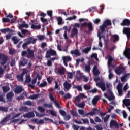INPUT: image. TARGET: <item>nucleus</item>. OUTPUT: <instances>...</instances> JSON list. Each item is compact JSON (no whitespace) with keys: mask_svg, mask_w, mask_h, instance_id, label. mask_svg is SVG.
Listing matches in <instances>:
<instances>
[{"mask_svg":"<svg viewBox=\"0 0 130 130\" xmlns=\"http://www.w3.org/2000/svg\"><path fill=\"white\" fill-rule=\"evenodd\" d=\"M9 60L8 58V56L6 55L0 53V75H3L4 74V71H6L7 68H8V66L9 63L6 65V63L8 62V60Z\"/></svg>","mask_w":130,"mask_h":130,"instance_id":"1","label":"nucleus"},{"mask_svg":"<svg viewBox=\"0 0 130 130\" xmlns=\"http://www.w3.org/2000/svg\"><path fill=\"white\" fill-rule=\"evenodd\" d=\"M96 85L97 87L100 88L103 91H106L107 89V92H108V93H109V88L110 87L109 82H106L105 84V82H103V81H101L100 82H97L96 83Z\"/></svg>","mask_w":130,"mask_h":130,"instance_id":"2","label":"nucleus"},{"mask_svg":"<svg viewBox=\"0 0 130 130\" xmlns=\"http://www.w3.org/2000/svg\"><path fill=\"white\" fill-rule=\"evenodd\" d=\"M36 39H33L32 37H30L29 38L26 39L25 40L26 42L22 44V48H23V49H25V48H26V47H27L28 45L31 44H35V43H36Z\"/></svg>","mask_w":130,"mask_h":130,"instance_id":"3","label":"nucleus"},{"mask_svg":"<svg viewBox=\"0 0 130 130\" xmlns=\"http://www.w3.org/2000/svg\"><path fill=\"white\" fill-rule=\"evenodd\" d=\"M106 26L105 25L102 24V25L100 26V34L98 35V36L99 38V39H101V38H103V39H105V35H104V33H105L106 30L105 29H106Z\"/></svg>","mask_w":130,"mask_h":130,"instance_id":"4","label":"nucleus"},{"mask_svg":"<svg viewBox=\"0 0 130 130\" xmlns=\"http://www.w3.org/2000/svg\"><path fill=\"white\" fill-rule=\"evenodd\" d=\"M82 26H83L84 27H87L88 28V30L85 31V33H87V34H90V32H92L94 29V28L93 27V24L91 22H84L82 24Z\"/></svg>","mask_w":130,"mask_h":130,"instance_id":"5","label":"nucleus"},{"mask_svg":"<svg viewBox=\"0 0 130 130\" xmlns=\"http://www.w3.org/2000/svg\"><path fill=\"white\" fill-rule=\"evenodd\" d=\"M56 51L50 48L49 50L47 51L46 57L47 58H50V56H56Z\"/></svg>","mask_w":130,"mask_h":130,"instance_id":"6","label":"nucleus"},{"mask_svg":"<svg viewBox=\"0 0 130 130\" xmlns=\"http://www.w3.org/2000/svg\"><path fill=\"white\" fill-rule=\"evenodd\" d=\"M27 54L26 55L27 58H30L33 59L34 57H35V56L34 55V52H35V51L34 50H31L30 48H28L27 49Z\"/></svg>","mask_w":130,"mask_h":130,"instance_id":"7","label":"nucleus"},{"mask_svg":"<svg viewBox=\"0 0 130 130\" xmlns=\"http://www.w3.org/2000/svg\"><path fill=\"white\" fill-rule=\"evenodd\" d=\"M30 22L31 23H30L29 24L30 25H31L30 28L31 29H34L35 30H39L41 29V25H37V23H35L34 20H31Z\"/></svg>","mask_w":130,"mask_h":130,"instance_id":"8","label":"nucleus"},{"mask_svg":"<svg viewBox=\"0 0 130 130\" xmlns=\"http://www.w3.org/2000/svg\"><path fill=\"white\" fill-rule=\"evenodd\" d=\"M97 111H99V110L97 109V108H94L92 109V111L83 115V117H86V116H88V115L94 116V115H95L96 112H97Z\"/></svg>","mask_w":130,"mask_h":130,"instance_id":"9","label":"nucleus"},{"mask_svg":"<svg viewBox=\"0 0 130 130\" xmlns=\"http://www.w3.org/2000/svg\"><path fill=\"white\" fill-rule=\"evenodd\" d=\"M49 97L51 100V101H52L54 102L55 105L58 107V108H60V105L59 104L58 102L56 101H54V97H53V95H52V93L51 92L49 93Z\"/></svg>","mask_w":130,"mask_h":130,"instance_id":"10","label":"nucleus"},{"mask_svg":"<svg viewBox=\"0 0 130 130\" xmlns=\"http://www.w3.org/2000/svg\"><path fill=\"white\" fill-rule=\"evenodd\" d=\"M70 53L73 56L75 55L76 57L77 56H81V52H80V50L78 49H76L73 50H71L70 51Z\"/></svg>","mask_w":130,"mask_h":130,"instance_id":"11","label":"nucleus"},{"mask_svg":"<svg viewBox=\"0 0 130 130\" xmlns=\"http://www.w3.org/2000/svg\"><path fill=\"white\" fill-rule=\"evenodd\" d=\"M63 86H64V91L65 92H68V91L70 90V89L72 88V84L69 83L68 82V81H65L64 83H63Z\"/></svg>","mask_w":130,"mask_h":130,"instance_id":"12","label":"nucleus"},{"mask_svg":"<svg viewBox=\"0 0 130 130\" xmlns=\"http://www.w3.org/2000/svg\"><path fill=\"white\" fill-rule=\"evenodd\" d=\"M123 34L126 35L128 40L130 39V28L129 27H124L123 29Z\"/></svg>","mask_w":130,"mask_h":130,"instance_id":"13","label":"nucleus"},{"mask_svg":"<svg viewBox=\"0 0 130 130\" xmlns=\"http://www.w3.org/2000/svg\"><path fill=\"white\" fill-rule=\"evenodd\" d=\"M112 126H115L116 128H119V124L117 123L116 121L114 120H111L110 122V127H112Z\"/></svg>","mask_w":130,"mask_h":130,"instance_id":"14","label":"nucleus"},{"mask_svg":"<svg viewBox=\"0 0 130 130\" xmlns=\"http://www.w3.org/2000/svg\"><path fill=\"white\" fill-rule=\"evenodd\" d=\"M21 59H22V60L20 61L19 62L20 67H24V66H26V64L28 63V61H29L28 59L24 57H22Z\"/></svg>","mask_w":130,"mask_h":130,"instance_id":"15","label":"nucleus"},{"mask_svg":"<svg viewBox=\"0 0 130 130\" xmlns=\"http://www.w3.org/2000/svg\"><path fill=\"white\" fill-rule=\"evenodd\" d=\"M78 72L79 73L80 77L77 76V79L80 80H82V79H84V81L85 82H88V81H89V78L85 76L84 75L81 74V73H80V71H78Z\"/></svg>","mask_w":130,"mask_h":130,"instance_id":"16","label":"nucleus"},{"mask_svg":"<svg viewBox=\"0 0 130 130\" xmlns=\"http://www.w3.org/2000/svg\"><path fill=\"white\" fill-rule=\"evenodd\" d=\"M121 26H130V20L128 19H125L122 22L120 23Z\"/></svg>","mask_w":130,"mask_h":130,"instance_id":"17","label":"nucleus"},{"mask_svg":"<svg viewBox=\"0 0 130 130\" xmlns=\"http://www.w3.org/2000/svg\"><path fill=\"white\" fill-rule=\"evenodd\" d=\"M111 40L113 41V42L119 41V36L118 35H113L111 37Z\"/></svg>","mask_w":130,"mask_h":130,"instance_id":"18","label":"nucleus"},{"mask_svg":"<svg viewBox=\"0 0 130 130\" xmlns=\"http://www.w3.org/2000/svg\"><path fill=\"white\" fill-rule=\"evenodd\" d=\"M31 121L34 123H36V124H42L44 123V121L42 119L38 120L37 119H31Z\"/></svg>","mask_w":130,"mask_h":130,"instance_id":"19","label":"nucleus"},{"mask_svg":"<svg viewBox=\"0 0 130 130\" xmlns=\"http://www.w3.org/2000/svg\"><path fill=\"white\" fill-rule=\"evenodd\" d=\"M93 74L96 77H98L100 74V72L97 69V66L96 65H95L93 68Z\"/></svg>","mask_w":130,"mask_h":130,"instance_id":"20","label":"nucleus"},{"mask_svg":"<svg viewBox=\"0 0 130 130\" xmlns=\"http://www.w3.org/2000/svg\"><path fill=\"white\" fill-rule=\"evenodd\" d=\"M21 92H23V87L22 86H17L14 89V92L15 94H20Z\"/></svg>","mask_w":130,"mask_h":130,"instance_id":"21","label":"nucleus"},{"mask_svg":"<svg viewBox=\"0 0 130 130\" xmlns=\"http://www.w3.org/2000/svg\"><path fill=\"white\" fill-rule=\"evenodd\" d=\"M11 117V115L9 114L7 115L1 122V124H3V123H5V122H8L9 121L10 118Z\"/></svg>","mask_w":130,"mask_h":130,"instance_id":"22","label":"nucleus"},{"mask_svg":"<svg viewBox=\"0 0 130 130\" xmlns=\"http://www.w3.org/2000/svg\"><path fill=\"white\" fill-rule=\"evenodd\" d=\"M77 35H78V28H77V27H74L73 29H72V32L70 35V37H71V38H73L74 36Z\"/></svg>","mask_w":130,"mask_h":130,"instance_id":"23","label":"nucleus"},{"mask_svg":"<svg viewBox=\"0 0 130 130\" xmlns=\"http://www.w3.org/2000/svg\"><path fill=\"white\" fill-rule=\"evenodd\" d=\"M14 97V93L13 92H8L6 94V98L7 100H9V101H12V98Z\"/></svg>","mask_w":130,"mask_h":130,"instance_id":"24","label":"nucleus"},{"mask_svg":"<svg viewBox=\"0 0 130 130\" xmlns=\"http://www.w3.org/2000/svg\"><path fill=\"white\" fill-rule=\"evenodd\" d=\"M35 114L34 112H28L25 114L23 115V117H27V118H31V117H34Z\"/></svg>","mask_w":130,"mask_h":130,"instance_id":"25","label":"nucleus"},{"mask_svg":"<svg viewBox=\"0 0 130 130\" xmlns=\"http://www.w3.org/2000/svg\"><path fill=\"white\" fill-rule=\"evenodd\" d=\"M99 99H100L99 95L94 96L92 100L93 105H96V104H97V102L99 101Z\"/></svg>","mask_w":130,"mask_h":130,"instance_id":"26","label":"nucleus"},{"mask_svg":"<svg viewBox=\"0 0 130 130\" xmlns=\"http://www.w3.org/2000/svg\"><path fill=\"white\" fill-rule=\"evenodd\" d=\"M103 25H104L105 26H106L107 28L108 26H111V21H110L109 19H106L103 22Z\"/></svg>","mask_w":130,"mask_h":130,"instance_id":"27","label":"nucleus"},{"mask_svg":"<svg viewBox=\"0 0 130 130\" xmlns=\"http://www.w3.org/2000/svg\"><path fill=\"white\" fill-rule=\"evenodd\" d=\"M16 78L19 82H21L22 83L24 82V76L22 74L16 75Z\"/></svg>","mask_w":130,"mask_h":130,"instance_id":"28","label":"nucleus"},{"mask_svg":"<svg viewBox=\"0 0 130 130\" xmlns=\"http://www.w3.org/2000/svg\"><path fill=\"white\" fill-rule=\"evenodd\" d=\"M20 39L16 36H13L12 38V41H13L14 44H17L20 41Z\"/></svg>","mask_w":130,"mask_h":130,"instance_id":"29","label":"nucleus"},{"mask_svg":"<svg viewBox=\"0 0 130 130\" xmlns=\"http://www.w3.org/2000/svg\"><path fill=\"white\" fill-rule=\"evenodd\" d=\"M19 111L21 112H28V111H29V108L26 106L21 107L19 108Z\"/></svg>","mask_w":130,"mask_h":130,"instance_id":"30","label":"nucleus"},{"mask_svg":"<svg viewBox=\"0 0 130 130\" xmlns=\"http://www.w3.org/2000/svg\"><path fill=\"white\" fill-rule=\"evenodd\" d=\"M44 120H45V121H47V120H48L49 121H50L52 123H54V124H55L56 125H59L58 121H53V120H52L51 119H49L48 118H45L44 119Z\"/></svg>","mask_w":130,"mask_h":130,"instance_id":"31","label":"nucleus"},{"mask_svg":"<svg viewBox=\"0 0 130 130\" xmlns=\"http://www.w3.org/2000/svg\"><path fill=\"white\" fill-rule=\"evenodd\" d=\"M123 103L126 107L130 106V99H125L123 100Z\"/></svg>","mask_w":130,"mask_h":130,"instance_id":"32","label":"nucleus"},{"mask_svg":"<svg viewBox=\"0 0 130 130\" xmlns=\"http://www.w3.org/2000/svg\"><path fill=\"white\" fill-rule=\"evenodd\" d=\"M124 55L128 59H130V49H127L126 51L124 52Z\"/></svg>","mask_w":130,"mask_h":130,"instance_id":"33","label":"nucleus"},{"mask_svg":"<svg viewBox=\"0 0 130 130\" xmlns=\"http://www.w3.org/2000/svg\"><path fill=\"white\" fill-rule=\"evenodd\" d=\"M104 96L106 97V98H107L109 101H111V100H114L115 97L114 95H111L110 96H108V94L107 93H105Z\"/></svg>","mask_w":130,"mask_h":130,"instance_id":"34","label":"nucleus"},{"mask_svg":"<svg viewBox=\"0 0 130 130\" xmlns=\"http://www.w3.org/2000/svg\"><path fill=\"white\" fill-rule=\"evenodd\" d=\"M9 110V108L8 107H3L0 106V111H2V112H8Z\"/></svg>","mask_w":130,"mask_h":130,"instance_id":"35","label":"nucleus"},{"mask_svg":"<svg viewBox=\"0 0 130 130\" xmlns=\"http://www.w3.org/2000/svg\"><path fill=\"white\" fill-rule=\"evenodd\" d=\"M115 72L118 76H120L122 74V70L119 69L118 68H115Z\"/></svg>","mask_w":130,"mask_h":130,"instance_id":"36","label":"nucleus"},{"mask_svg":"<svg viewBox=\"0 0 130 130\" xmlns=\"http://www.w3.org/2000/svg\"><path fill=\"white\" fill-rule=\"evenodd\" d=\"M113 61V58L111 55H109L108 59V66H111V62Z\"/></svg>","mask_w":130,"mask_h":130,"instance_id":"37","label":"nucleus"},{"mask_svg":"<svg viewBox=\"0 0 130 130\" xmlns=\"http://www.w3.org/2000/svg\"><path fill=\"white\" fill-rule=\"evenodd\" d=\"M85 72H87V73H90V71H91V66L90 65V63L88 65H86L85 67Z\"/></svg>","mask_w":130,"mask_h":130,"instance_id":"38","label":"nucleus"},{"mask_svg":"<svg viewBox=\"0 0 130 130\" xmlns=\"http://www.w3.org/2000/svg\"><path fill=\"white\" fill-rule=\"evenodd\" d=\"M3 91L7 93V92H9L10 91V87L9 86H3L2 87Z\"/></svg>","mask_w":130,"mask_h":130,"instance_id":"39","label":"nucleus"},{"mask_svg":"<svg viewBox=\"0 0 130 130\" xmlns=\"http://www.w3.org/2000/svg\"><path fill=\"white\" fill-rule=\"evenodd\" d=\"M58 73L60 75H64V68H60L57 69Z\"/></svg>","mask_w":130,"mask_h":130,"instance_id":"40","label":"nucleus"},{"mask_svg":"<svg viewBox=\"0 0 130 130\" xmlns=\"http://www.w3.org/2000/svg\"><path fill=\"white\" fill-rule=\"evenodd\" d=\"M46 86H47V82L46 81H44L43 83L39 85V87L40 88H43L44 87H46Z\"/></svg>","mask_w":130,"mask_h":130,"instance_id":"41","label":"nucleus"},{"mask_svg":"<svg viewBox=\"0 0 130 130\" xmlns=\"http://www.w3.org/2000/svg\"><path fill=\"white\" fill-rule=\"evenodd\" d=\"M2 22L3 23H11L12 22L11 20L9 18H2Z\"/></svg>","mask_w":130,"mask_h":130,"instance_id":"42","label":"nucleus"},{"mask_svg":"<svg viewBox=\"0 0 130 130\" xmlns=\"http://www.w3.org/2000/svg\"><path fill=\"white\" fill-rule=\"evenodd\" d=\"M30 82H31V77H30V76L29 75H27L26 76L25 82L29 84V83H30Z\"/></svg>","mask_w":130,"mask_h":130,"instance_id":"43","label":"nucleus"},{"mask_svg":"<svg viewBox=\"0 0 130 130\" xmlns=\"http://www.w3.org/2000/svg\"><path fill=\"white\" fill-rule=\"evenodd\" d=\"M0 31L1 32V33L6 34L7 32H10V28L1 29H0Z\"/></svg>","mask_w":130,"mask_h":130,"instance_id":"44","label":"nucleus"},{"mask_svg":"<svg viewBox=\"0 0 130 130\" xmlns=\"http://www.w3.org/2000/svg\"><path fill=\"white\" fill-rule=\"evenodd\" d=\"M7 18H10V19H12L11 22L14 23L16 19H14L13 16L12 14H8L7 16Z\"/></svg>","mask_w":130,"mask_h":130,"instance_id":"45","label":"nucleus"},{"mask_svg":"<svg viewBox=\"0 0 130 130\" xmlns=\"http://www.w3.org/2000/svg\"><path fill=\"white\" fill-rule=\"evenodd\" d=\"M70 119H71V116L69 114L67 115L66 114L64 116V120H65V121H68Z\"/></svg>","mask_w":130,"mask_h":130,"instance_id":"46","label":"nucleus"},{"mask_svg":"<svg viewBox=\"0 0 130 130\" xmlns=\"http://www.w3.org/2000/svg\"><path fill=\"white\" fill-rule=\"evenodd\" d=\"M24 105H28V106H32V102L30 101H27L24 102H23Z\"/></svg>","mask_w":130,"mask_h":130,"instance_id":"47","label":"nucleus"},{"mask_svg":"<svg viewBox=\"0 0 130 130\" xmlns=\"http://www.w3.org/2000/svg\"><path fill=\"white\" fill-rule=\"evenodd\" d=\"M63 60H65L66 61H72V58L70 56H66L64 57L63 58Z\"/></svg>","mask_w":130,"mask_h":130,"instance_id":"48","label":"nucleus"},{"mask_svg":"<svg viewBox=\"0 0 130 130\" xmlns=\"http://www.w3.org/2000/svg\"><path fill=\"white\" fill-rule=\"evenodd\" d=\"M90 50H91V47H87L85 49L83 50V52H84V53L87 54Z\"/></svg>","mask_w":130,"mask_h":130,"instance_id":"49","label":"nucleus"},{"mask_svg":"<svg viewBox=\"0 0 130 130\" xmlns=\"http://www.w3.org/2000/svg\"><path fill=\"white\" fill-rule=\"evenodd\" d=\"M63 97L65 99H70V98H72V95L69 93H67L64 95Z\"/></svg>","mask_w":130,"mask_h":130,"instance_id":"50","label":"nucleus"},{"mask_svg":"<svg viewBox=\"0 0 130 130\" xmlns=\"http://www.w3.org/2000/svg\"><path fill=\"white\" fill-rule=\"evenodd\" d=\"M70 112L73 116H78V114L76 111H75L74 110H70Z\"/></svg>","mask_w":130,"mask_h":130,"instance_id":"51","label":"nucleus"},{"mask_svg":"<svg viewBox=\"0 0 130 130\" xmlns=\"http://www.w3.org/2000/svg\"><path fill=\"white\" fill-rule=\"evenodd\" d=\"M38 110L40 111V112H41L42 113H43V112L45 111V109H44V108H42V107L41 106L38 107Z\"/></svg>","mask_w":130,"mask_h":130,"instance_id":"52","label":"nucleus"},{"mask_svg":"<svg viewBox=\"0 0 130 130\" xmlns=\"http://www.w3.org/2000/svg\"><path fill=\"white\" fill-rule=\"evenodd\" d=\"M59 113H60L61 115H62V116H63V117L67 115V112H66L64 110H60Z\"/></svg>","mask_w":130,"mask_h":130,"instance_id":"53","label":"nucleus"},{"mask_svg":"<svg viewBox=\"0 0 130 130\" xmlns=\"http://www.w3.org/2000/svg\"><path fill=\"white\" fill-rule=\"evenodd\" d=\"M37 98H38V94H34L29 97V99H32L33 100H34V99H36Z\"/></svg>","mask_w":130,"mask_h":130,"instance_id":"54","label":"nucleus"},{"mask_svg":"<svg viewBox=\"0 0 130 130\" xmlns=\"http://www.w3.org/2000/svg\"><path fill=\"white\" fill-rule=\"evenodd\" d=\"M57 20L58 25H61V24H62V18H61V17H57Z\"/></svg>","mask_w":130,"mask_h":130,"instance_id":"55","label":"nucleus"},{"mask_svg":"<svg viewBox=\"0 0 130 130\" xmlns=\"http://www.w3.org/2000/svg\"><path fill=\"white\" fill-rule=\"evenodd\" d=\"M44 107H46V108H51L52 107V105L50 104H44Z\"/></svg>","mask_w":130,"mask_h":130,"instance_id":"56","label":"nucleus"},{"mask_svg":"<svg viewBox=\"0 0 130 130\" xmlns=\"http://www.w3.org/2000/svg\"><path fill=\"white\" fill-rule=\"evenodd\" d=\"M49 112L51 115H52V116H57L56 113H55V111L52 110H50Z\"/></svg>","mask_w":130,"mask_h":130,"instance_id":"57","label":"nucleus"},{"mask_svg":"<svg viewBox=\"0 0 130 130\" xmlns=\"http://www.w3.org/2000/svg\"><path fill=\"white\" fill-rule=\"evenodd\" d=\"M73 89H77L78 91H82V86H73Z\"/></svg>","mask_w":130,"mask_h":130,"instance_id":"58","label":"nucleus"},{"mask_svg":"<svg viewBox=\"0 0 130 130\" xmlns=\"http://www.w3.org/2000/svg\"><path fill=\"white\" fill-rule=\"evenodd\" d=\"M77 106H78L79 108H84V107H85V103H81L78 104L77 105Z\"/></svg>","mask_w":130,"mask_h":130,"instance_id":"59","label":"nucleus"},{"mask_svg":"<svg viewBox=\"0 0 130 130\" xmlns=\"http://www.w3.org/2000/svg\"><path fill=\"white\" fill-rule=\"evenodd\" d=\"M15 63H16V61L14 59H11L10 62V67H14L15 66Z\"/></svg>","mask_w":130,"mask_h":130,"instance_id":"60","label":"nucleus"},{"mask_svg":"<svg viewBox=\"0 0 130 130\" xmlns=\"http://www.w3.org/2000/svg\"><path fill=\"white\" fill-rule=\"evenodd\" d=\"M109 115H107L104 118H103L102 119L104 120V122H106L108 119H109Z\"/></svg>","mask_w":130,"mask_h":130,"instance_id":"61","label":"nucleus"},{"mask_svg":"<svg viewBox=\"0 0 130 130\" xmlns=\"http://www.w3.org/2000/svg\"><path fill=\"white\" fill-rule=\"evenodd\" d=\"M38 38L39 40L41 41L44 40V38H45V36L44 35L38 36Z\"/></svg>","mask_w":130,"mask_h":130,"instance_id":"62","label":"nucleus"},{"mask_svg":"<svg viewBox=\"0 0 130 130\" xmlns=\"http://www.w3.org/2000/svg\"><path fill=\"white\" fill-rule=\"evenodd\" d=\"M95 128L96 130H103V127L101 125H97L95 126Z\"/></svg>","mask_w":130,"mask_h":130,"instance_id":"63","label":"nucleus"},{"mask_svg":"<svg viewBox=\"0 0 130 130\" xmlns=\"http://www.w3.org/2000/svg\"><path fill=\"white\" fill-rule=\"evenodd\" d=\"M94 121H95L96 122H101L102 121H101V119H100L99 117L96 116L94 118Z\"/></svg>","mask_w":130,"mask_h":130,"instance_id":"64","label":"nucleus"}]
</instances>
